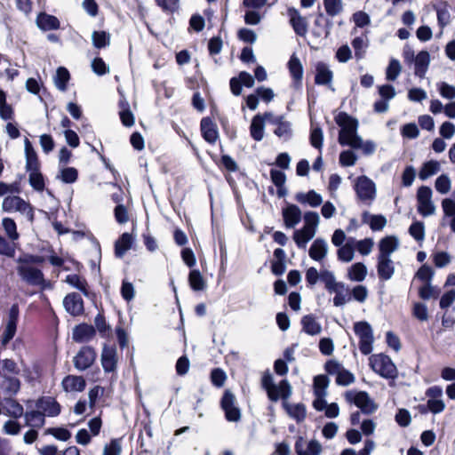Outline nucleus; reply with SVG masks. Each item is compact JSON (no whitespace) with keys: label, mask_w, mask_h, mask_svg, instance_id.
<instances>
[{"label":"nucleus","mask_w":455,"mask_h":455,"mask_svg":"<svg viewBox=\"0 0 455 455\" xmlns=\"http://www.w3.org/2000/svg\"><path fill=\"white\" fill-rule=\"evenodd\" d=\"M335 122L341 128L339 133V143L341 146L362 149L366 155H371L375 151L376 147L373 142H364L357 134L358 122L356 119L341 112L336 116Z\"/></svg>","instance_id":"1"},{"label":"nucleus","mask_w":455,"mask_h":455,"mask_svg":"<svg viewBox=\"0 0 455 455\" xmlns=\"http://www.w3.org/2000/svg\"><path fill=\"white\" fill-rule=\"evenodd\" d=\"M36 406L44 416L55 417L60 412V405L51 396L42 397L36 403Z\"/></svg>","instance_id":"17"},{"label":"nucleus","mask_w":455,"mask_h":455,"mask_svg":"<svg viewBox=\"0 0 455 455\" xmlns=\"http://www.w3.org/2000/svg\"><path fill=\"white\" fill-rule=\"evenodd\" d=\"M328 252L327 242L323 238L315 239L311 244L308 254L315 261L323 260Z\"/></svg>","instance_id":"22"},{"label":"nucleus","mask_w":455,"mask_h":455,"mask_svg":"<svg viewBox=\"0 0 455 455\" xmlns=\"http://www.w3.org/2000/svg\"><path fill=\"white\" fill-rule=\"evenodd\" d=\"M26 426L32 428H41L45 424V416L40 410L28 411L24 414Z\"/></svg>","instance_id":"29"},{"label":"nucleus","mask_w":455,"mask_h":455,"mask_svg":"<svg viewBox=\"0 0 455 455\" xmlns=\"http://www.w3.org/2000/svg\"><path fill=\"white\" fill-rule=\"evenodd\" d=\"M20 430L21 426L16 420L9 419L3 426V432L8 435H17Z\"/></svg>","instance_id":"61"},{"label":"nucleus","mask_w":455,"mask_h":455,"mask_svg":"<svg viewBox=\"0 0 455 455\" xmlns=\"http://www.w3.org/2000/svg\"><path fill=\"white\" fill-rule=\"evenodd\" d=\"M0 117L4 120H10L12 118V108L6 102V94L0 89Z\"/></svg>","instance_id":"52"},{"label":"nucleus","mask_w":455,"mask_h":455,"mask_svg":"<svg viewBox=\"0 0 455 455\" xmlns=\"http://www.w3.org/2000/svg\"><path fill=\"white\" fill-rule=\"evenodd\" d=\"M302 330L308 335H317L321 333V324L316 321L315 317L312 315H307L301 319Z\"/></svg>","instance_id":"32"},{"label":"nucleus","mask_w":455,"mask_h":455,"mask_svg":"<svg viewBox=\"0 0 455 455\" xmlns=\"http://www.w3.org/2000/svg\"><path fill=\"white\" fill-rule=\"evenodd\" d=\"M346 401L354 403L364 414H372L378 406L365 391L349 390L345 393Z\"/></svg>","instance_id":"5"},{"label":"nucleus","mask_w":455,"mask_h":455,"mask_svg":"<svg viewBox=\"0 0 455 455\" xmlns=\"http://www.w3.org/2000/svg\"><path fill=\"white\" fill-rule=\"evenodd\" d=\"M351 300V295L349 292V288L347 286H344L341 291L337 292L333 298V305L335 307H340L345 304Z\"/></svg>","instance_id":"55"},{"label":"nucleus","mask_w":455,"mask_h":455,"mask_svg":"<svg viewBox=\"0 0 455 455\" xmlns=\"http://www.w3.org/2000/svg\"><path fill=\"white\" fill-rule=\"evenodd\" d=\"M20 370L17 363L12 359L0 361V375H18Z\"/></svg>","instance_id":"51"},{"label":"nucleus","mask_w":455,"mask_h":455,"mask_svg":"<svg viewBox=\"0 0 455 455\" xmlns=\"http://www.w3.org/2000/svg\"><path fill=\"white\" fill-rule=\"evenodd\" d=\"M367 275L366 267L363 263L354 264L348 271V278L352 281L362 282Z\"/></svg>","instance_id":"41"},{"label":"nucleus","mask_w":455,"mask_h":455,"mask_svg":"<svg viewBox=\"0 0 455 455\" xmlns=\"http://www.w3.org/2000/svg\"><path fill=\"white\" fill-rule=\"evenodd\" d=\"M69 72L66 68L60 67L57 69L54 76L55 86L61 92L67 89V83L69 80Z\"/></svg>","instance_id":"39"},{"label":"nucleus","mask_w":455,"mask_h":455,"mask_svg":"<svg viewBox=\"0 0 455 455\" xmlns=\"http://www.w3.org/2000/svg\"><path fill=\"white\" fill-rule=\"evenodd\" d=\"M291 125L288 121L281 123L280 125L277 126L274 131V133L277 137L282 138L284 140H287L291 137Z\"/></svg>","instance_id":"58"},{"label":"nucleus","mask_w":455,"mask_h":455,"mask_svg":"<svg viewBox=\"0 0 455 455\" xmlns=\"http://www.w3.org/2000/svg\"><path fill=\"white\" fill-rule=\"evenodd\" d=\"M225 418L230 422H238L241 419V411L236 405L235 396L229 390H226L220 402Z\"/></svg>","instance_id":"10"},{"label":"nucleus","mask_w":455,"mask_h":455,"mask_svg":"<svg viewBox=\"0 0 455 455\" xmlns=\"http://www.w3.org/2000/svg\"><path fill=\"white\" fill-rule=\"evenodd\" d=\"M354 239H351V243L347 242L346 244L342 245L338 250V258L339 259L344 262H349L354 258V247H353Z\"/></svg>","instance_id":"50"},{"label":"nucleus","mask_w":455,"mask_h":455,"mask_svg":"<svg viewBox=\"0 0 455 455\" xmlns=\"http://www.w3.org/2000/svg\"><path fill=\"white\" fill-rule=\"evenodd\" d=\"M17 272L20 278L29 285L41 286L44 283L43 272L26 263H19Z\"/></svg>","instance_id":"9"},{"label":"nucleus","mask_w":455,"mask_h":455,"mask_svg":"<svg viewBox=\"0 0 455 455\" xmlns=\"http://www.w3.org/2000/svg\"><path fill=\"white\" fill-rule=\"evenodd\" d=\"M77 178L78 172L74 167H64L60 170V173L57 175V179H60L62 182L67 184L76 182Z\"/></svg>","instance_id":"45"},{"label":"nucleus","mask_w":455,"mask_h":455,"mask_svg":"<svg viewBox=\"0 0 455 455\" xmlns=\"http://www.w3.org/2000/svg\"><path fill=\"white\" fill-rule=\"evenodd\" d=\"M355 190L358 198L368 205H370L376 197L375 183L366 176H361L356 179Z\"/></svg>","instance_id":"8"},{"label":"nucleus","mask_w":455,"mask_h":455,"mask_svg":"<svg viewBox=\"0 0 455 455\" xmlns=\"http://www.w3.org/2000/svg\"><path fill=\"white\" fill-rule=\"evenodd\" d=\"M370 365L380 376L390 379V385H395L396 366L392 360L383 354L373 355L370 357Z\"/></svg>","instance_id":"3"},{"label":"nucleus","mask_w":455,"mask_h":455,"mask_svg":"<svg viewBox=\"0 0 455 455\" xmlns=\"http://www.w3.org/2000/svg\"><path fill=\"white\" fill-rule=\"evenodd\" d=\"M122 451L120 441L114 439L109 444L106 445L103 455H120Z\"/></svg>","instance_id":"64"},{"label":"nucleus","mask_w":455,"mask_h":455,"mask_svg":"<svg viewBox=\"0 0 455 455\" xmlns=\"http://www.w3.org/2000/svg\"><path fill=\"white\" fill-rule=\"evenodd\" d=\"M37 27L44 31L56 30L60 28V20L53 15L40 12L36 17Z\"/></svg>","instance_id":"24"},{"label":"nucleus","mask_w":455,"mask_h":455,"mask_svg":"<svg viewBox=\"0 0 455 455\" xmlns=\"http://www.w3.org/2000/svg\"><path fill=\"white\" fill-rule=\"evenodd\" d=\"M4 400V409L8 416L14 419H19L21 416H24V409L16 400L12 399V396H6Z\"/></svg>","instance_id":"35"},{"label":"nucleus","mask_w":455,"mask_h":455,"mask_svg":"<svg viewBox=\"0 0 455 455\" xmlns=\"http://www.w3.org/2000/svg\"><path fill=\"white\" fill-rule=\"evenodd\" d=\"M2 208L6 212H20L21 215H24L29 222L34 221V209L32 205L20 196H6L3 201Z\"/></svg>","instance_id":"4"},{"label":"nucleus","mask_w":455,"mask_h":455,"mask_svg":"<svg viewBox=\"0 0 455 455\" xmlns=\"http://www.w3.org/2000/svg\"><path fill=\"white\" fill-rule=\"evenodd\" d=\"M414 62V73L422 78L425 76L430 63V55L427 51H421L416 55Z\"/></svg>","instance_id":"23"},{"label":"nucleus","mask_w":455,"mask_h":455,"mask_svg":"<svg viewBox=\"0 0 455 455\" xmlns=\"http://www.w3.org/2000/svg\"><path fill=\"white\" fill-rule=\"evenodd\" d=\"M441 290L437 286L425 283L419 289V295L422 299H436L439 297Z\"/></svg>","instance_id":"42"},{"label":"nucleus","mask_w":455,"mask_h":455,"mask_svg":"<svg viewBox=\"0 0 455 455\" xmlns=\"http://www.w3.org/2000/svg\"><path fill=\"white\" fill-rule=\"evenodd\" d=\"M433 276L434 271L431 268V267L427 265H423L422 267H420L416 273V277L423 281L425 283H431Z\"/></svg>","instance_id":"60"},{"label":"nucleus","mask_w":455,"mask_h":455,"mask_svg":"<svg viewBox=\"0 0 455 455\" xmlns=\"http://www.w3.org/2000/svg\"><path fill=\"white\" fill-rule=\"evenodd\" d=\"M287 13L294 32L299 36H305L308 26L307 18L303 17L295 8H289Z\"/></svg>","instance_id":"13"},{"label":"nucleus","mask_w":455,"mask_h":455,"mask_svg":"<svg viewBox=\"0 0 455 455\" xmlns=\"http://www.w3.org/2000/svg\"><path fill=\"white\" fill-rule=\"evenodd\" d=\"M396 249L395 236H386L379 241L378 256V275L382 280H388L395 273V264L390 259L391 254Z\"/></svg>","instance_id":"2"},{"label":"nucleus","mask_w":455,"mask_h":455,"mask_svg":"<svg viewBox=\"0 0 455 455\" xmlns=\"http://www.w3.org/2000/svg\"><path fill=\"white\" fill-rule=\"evenodd\" d=\"M440 171V164L435 160H430L424 163L419 170V178L426 180Z\"/></svg>","instance_id":"37"},{"label":"nucleus","mask_w":455,"mask_h":455,"mask_svg":"<svg viewBox=\"0 0 455 455\" xmlns=\"http://www.w3.org/2000/svg\"><path fill=\"white\" fill-rule=\"evenodd\" d=\"M211 379L214 386L220 387L225 384L227 375L223 370L216 368L211 373Z\"/></svg>","instance_id":"63"},{"label":"nucleus","mask_w":455,"mask_h":455,"mask_svg":"<svg viewBox=\"0 0 455 455\" xmlns=\"http://www.w3.org/2000/svg\"><path fill=\"white\" fill-rule=\"evenodd\" d=\"M63 306L67 312L74 316L80 315L84 312V301L76 292L68 294L63 299Z\"/></svg>","instance_id":"16"},{"label":"nucleus","mask_w":455,"mask_h":455,"mask_svg":"<svg viewBox=\"0 0 455 455\" xmlns=\"http://www.w3.org/2000/svg\"><path fill=\"white\" fill-rule=\"evenodd\" d=\"M315 230L306 229L302 228L294 231L293 239L297 246L301 249H306L307 243L315 236Z\"/></svg>","instance_id":"34"},{"label":"nucleus","mask_w":455,"mask_h":455,"mask_svg":"<svg viewBox=\"0 0 455 455\" xmlns=\"http://www.w3.org/2000/svg\"><path fill=\"white\" fill-rule=\"evenodd\" d=\"M95 336V329L92 325L82 323L73 329L72 338L76 342H88Z\"/></svg>","instance_id":"19"},{"label":"nucleus","mask_w":455,"mask_h":455,"mask_svg":"<svg viewBox=\"0 0 455 455\" xmlns=\"http://www.w3.org/2000/svg\"><path fill=\"white\" fill-rule=\"evenodd\" d=\"M355 376L349 371L342 369L336 378V383L340 386H348L355 382Z\"/></svg>","instance_id":"59"},{"label":"nucleus","mask_w":455,"mask_h":455,"mask_svg":"<svg viewBox=\"0 0 455 455\" xmlns=\"http://www.w3.org/2000/svg\"><path fill=\"white\" fill-rule=\"evenodd\" d=\"M304 221L305 224L303 228L309 230H315L316 233L317 227L320 222V217L317 212H307L304 214Z\"/></svg>","instance_id":"53"},{"label":"nucleus","mask_w":455,"mask_h":455,"mask_svg":"<svg viewBox=\"0 0 455 455\" xmlns=\"http://www.w3.org/2000/svg\"><path fill=\"white\" fill-rule=\"evenodd\" d=\"M315 82L316 84L320 85H330L331 88V83L332 80V72L329 68L328 65L323 62L317 63L315 67Z\"/></svg>","instance_id":"25"},{"label":"nucleus","mask_w":455,"mask_h":455,"mask_svg":"<svg viewBox=\"0 0 455 455\" xmlns=\"http://www.w3.org/2000/svg\"><path fill=\"white\" fill-rule=\"evenodd\" d=\"M295 451L297 455H320L323 448L317 440H311L307 444V451H304L301 439H299L295 443Z\"/></svg>","instance_id":"31"},{"label":"nucleus","mask_w":455,"mask_h":455,"mask_svg":"<svg viewBox=\"0 0 455 455\" xmlns=\"http://www.w3.org/2000/svg\"><path fill=\"white\" fill-rule=\"evenodd\" d=\"M354 331L359 338V349L362 354L369 355L372 351L373 332L367 322H357L354 324Z\"/></svg>","instance_id":"6"},{"label":"nucleus","mask_w":455,"mask_h":455,"mask_svg":"<svg viewBox=\"0 0 455 455\" xmlns=\"http://www.w3.org/2000/svg\"><path fill=\"white\" fill-rule=\"evenodd\" d=\"M97 354L93 347H83L74 357V366L78 371H85L90 368L96 359Z\"/></svg>","instance_id":"11"},{"label":"nucleus","mask_w":455,"mask_h":455,"mask_svg":"<svg viewBox=\"0 0 455 455\" xmlns=\"http://www.w3.org/2000/svg\"><path fill=\"white\" fill-rule=\"evenodd\" d=\"M330 380L325 375H317L314 379V394H317V392H321L323 394H327V387L329 386Z\"/></svg>","instance_id":"56"},{"label":"nucleus","mask_w":455,"mask_h":455,"mask_svg":"<svg viewBox=\"0 0 455 455\" xmlns=\"http://www.w3.org/2000/svg\"><path fill=\"white\" fill-rule=\"evenodd\" d=\"M262 387L267 392L268 398L271 401H277L279 399V395H277L276 385L274 383L273 376L270 372L267 371L264 373L262 377Z\"/></svg>","instance_id":"36"},{"label":"nucleus","mask_w":455,"mask_h":455,"mask_svg":"<svg viewBox=\"0 0 455 455\" xmlns=\"http://www.w3.org/2000/svg\"><path fill=\"white\" fill-rule=\"evenodd\" d=\"M352 46L355 50V56L356 60H362L364 58L368 43L365 37L357 36L352 41Z\"/></svg>","instance_id":"47"},{"label":"nucleus","mask_w":455,"mask_h":455,"mask_svg":"<svg viewBox=\"0 0 455 455\" xmlns=\"http://www.w3.org/2000/svg\"><path fill=\"white\" fill-rule=\"evenodd\" d=\"M201 132L204 139L211 144H214L219 138L217 125L209 117L202 119Z\"/></svg>","instance_id":"20"},{"label":"nucleus","mask_w":455,"mask_h":455,"mask_svg":"<svg viewBox=\"0 0 455 455\" xmlns=\"http://www.w3.org/2000/svg\"><path fill=\"white\" fill-rule=\"evenodd\" d=\"M92 41L94 47L100 49L107 47L110 44V36L105 31H93Z\"/></svg>","instance_id":"44"},{"label":"nucleus","mask_w":455,"mask_h":455,"mask_svg":"<svg viewBox=\"0 0 455 455\" xmlns=\"http://www.w3.org/2000/svg\"><path fill=\"white\" fill-rule=\"evenodd\" d=\"M288 68L290 73L295 81H300L303 76V67L299 58L292 54L289 62Z\"/></svg>","instance_id":"38"},{"label":"nucleus","mask_w":455,"mask_h":455,"mask_svg":"<svg viewBox=\"0 0 455 455\" xmlns=\"http://www.w3.org/2000/svg\"><path fill=\"white\" fill-rule=\"evenodd\" d=\"M295 199L297 202L302 204H308L311 207H317L322 204L323 197L320 194L316 193L315 190H310L307 193H298L295 196Z\"/></svg>","instance_id":"28"},{"label":"nucleus","mask_w":455,"mask_h":455,"mask_svg":"<svg viewBox=\"0 0 455 455\" xmlns=\"http://www.w3.org/2000/svg\"><path fill=\"white\" fill-rule=\"evenodd\" d=\"M438 90L440 95L448 100L455 99V86L447 84L446 82H442L438 84Z\"/></svg>","instance_id":"62"},{"label":"nucleus","mask_w":455,"mask_h":455,"mask_svg":"<svg viewBox=\"0 0 455 455\" xmlns=\"http://www.w3.org/2000/svg\"><path fill=\"white\" fill-rule=\"evenodd\" d=\"M188 282L190 287L196 291L204 290L206 286L203 275H201L200 271L196 269L190 271L188 275Z\"/></svg>","instance_id":"40"},{"label":"nucleus","mask_w":455,"mask_h":455,"mask_svg":"<svg viewBox=\"0 0 455 455\" xmlns=\"http://www.w3.org/2000/svg\"><path fill=\"white\" fill-rule=\"evenodd\" d=\"M323 5L328 15L334 17L343 11L341 0H323Z\"/></svg>","instance_id":"49"},{"label":"nucleus","mask_w":455,"mask_h":455,"mask_svg":"<svg viewBox=\"0 0 455 455\" xmlns=\"http://www.w3.org/2000/svg\"><path fill=\"white\" fill-rule=\"evenodd\" d=\"M288 414L297 421H302L306 418V407L302 403L284 404Z\"/></svg>","instance_id":"43"},{"label":"nucleus","mask_w":455,"mask_h":455,"mask_svg":"<svg viewBox=\"0 0 455 455\" xmlns=\"http://www.w3.org/2000/svg\"><path fill=\"white\" fill-rule=\"evenodd\" d=\"M451 181L448 175H440L435 182V189L442 195L447 194L451 190Z\"/></svg>","instance_id":"54"},{"label":"nucleus","mask_w":455,"mask_h":455,"mask_svg":"<svg viewBox=\"0 0 455 455\" xmlns=\"http://www.w3.org/2000/svg\"><path fill=\"white\" fill-rule=\"evenodd\" d=\"M133 239L129 233H124L115 243V254L117 258H123L124 255L132 247Z\"/></svg>","instance_id":"30"},{"label":"nucleus","mask_w":455,"mask_h":455,"mask_svg":"<svg viewBox=\"0 0 455 455\" xmlns=\"http://www.w3.org/2000/svg\"><path fill=\"white\" fill-rule=\"evenodd\" d=\"M433 191L427 186H421L417 191V210L423 217H428L435 213V205L432 201Z\"/></svg>","instance_id":"7"},{"label":"nucleus","mask_w":455,"mask_h":455,"mask_svg":"<svg viewBox=\"0 0 455 455\" xmlns=\"http://www.w3.org/2000/svg\"><path fill=\"white\" fill-rule=\"evenodd\" d=\"M284 226L287 228H293L302 218V212L296 204H288L282 212Z\"/></svg>","instance_id":"18"},{"label":"nucleus","mask_w":455,"mask_h":455,"mask_svg":"<svg viewBox=\"0 0 455 455\" xmlns=\"http://www.w3.org/2000/svg\"><path fill=\"white\" fill-rule=\"evenodd\" d=\"M61 385L66 392H82L86 383L82 376L68 375L63 379Z\"/></svg>","instance_id":"21"},{"label":"nucleus","mask_w":455,"mask_h":455,"mask_svg":"<svg viewBox=\"0 0 455 455\" xmlns=\"http://www.w3.org/2000/svg\"><path fill=\"white\" fill-rule=\"evenodd\" d=\"M25 153H26V169H29V167H34L39 165L37 161V156L33 149V147L30 141L26 139L25 140Z\"/></svg>","instance_id":"48"},{"label":"nucleus","mask_w":455,"mask_h":455,"mask_svg":"<svg viewBox=\"0 0 455 455\" xmlns=\"http://www.w3.org/2000/svg\"><path fill=\"white\" fill-rule=\"evenodd\" d=\"M101 365L105 372H114L117 366V352L115 347L104 346L101 355Z\"/></svg>","instance_id":"14"},{"label":"nucleus","mask_w":455,"mask_h":455,"mask_svg":"<svg viewBox=\"0 0 455 455\" xmlns=\"http://www.w3.org/2000/svg\"><path fill=\"white\" fill-rule=\"evenodd\" d=\"M28 172L29 185L36 191L42 192L44 189V179L39 171V165L26 169Z\"/></svg>","instance_id":"27"},{"label":"nucleus","mask_w":455,"mask_h":455,"mask_svg":"<svg viewBox=\"0 0 455 455\" xmlns=\"http://www.w3.org/2000/svg\"><path fill=\"white\" fill-rule=\"evenodd\" d=\"M409 233L416 241H423L425 237L424 224L419 221L412 223L409 228Z\"/></svg>","instance_id":"57"},{"label":"nucleus","mask_w":455,"mask_h":455,"mask_svg":"<svg viewBox=\"0 0 455 455\" xmlns=\"http://www.w3.org/2000/svg\"><path fill=\"white\" fill-rule=\"evenodd\" d=\"M251 136L256 141H260L264 138V117L257 115L252 118L250 126Z\"/></svg>","instance_id":"33"},{"label":"nucleus","mask_w":455,"mask_h":455,"mask_svg":"<svg viewBox=\"0 0 455 455\" xmlns=\"http://www.w3.org/2000/svg\"><path fill=\"white\" fill-rule=\"evenodd\" d=\"M362 221L370 226L372 231H380L387 225V219L380 214H371L365 212L362 215Z\"/></svg>","instance_id":"26"},{"label":"nucleus","mask_w":455,"mask_h":455,"mask_svg":"<svg viewBox=\"0 0 455 455\" xmlns=\"http://www.w3.org/2000/svg\"><path fill=\"white\" fill-rule=\"evenodd\" d=\"M18 375H0V391L5 396L15 395L20 388Z\"/></svg>","instance_id":"15"},{"label":"nucleus","mask_w":455,"mask_h":455,"mask_svg":"<svg viewBox=\"0 0 455 455\" xmlns=\"http://www.w3.org/2000/svg\"><path fill=\"white\" fill-rule=\"evenodd\" d=\"M2 226L7 236L12 241L19 239V233L17 232V226L15 221L11 218H4L2 220Z\"/></svg>","instance_id":"46"},{"label":"nucleus","mask_w":455,"mask_h":455,"mask_svg":"<svg viewBox=\"0 0 455 455\" xmlns=\"http://www.w3.org/2000/svg\"><path fill=\"white\" fill-rule=\"evenodd\" d=\"M19 313L18 305L13 304L9 310L8 320L2 335L1 342L3 346H6L16 333Z\"/></svg>","instance_id":"12"}]
</instances>
